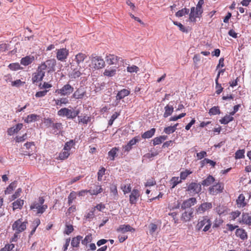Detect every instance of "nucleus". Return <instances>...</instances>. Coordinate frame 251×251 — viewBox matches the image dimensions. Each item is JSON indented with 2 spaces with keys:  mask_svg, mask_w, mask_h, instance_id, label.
Masks as SVG:
<instances>
[{
  "mask_svg": "<svg viewBox=\"0 0 251 251\" xmlns=\"http://www.w3.org/2000/svg\"><path fill=\"white\" fill-rule=\"evenodd\" d=\"M23 125L22 124H18L16 126L9 128L7 130V133L9 135H12L15 133L19 132L23 127Z\"/></svg>",
  "mask_w": 251,
  "mask_h": 251,
  "instance_id": "20",
  "label": "nucleus"
},
{
  "mask_svg": "<svg viewBox=\"0 0 251 251\" xmlns=\"http://www.w3.org/2000/svg\"><path fill=\"white\" fill-rule=\"evenodd\" d=\"M82 239V236L78 235L76 237L73 238L71 241V245L75 248L79 247L80 240Z\"/></svg>",
  "mask_w": 251,
  "mask_h": 251,
  "instance_id": "31",
  "label": "nucleus"
},
{
  "mask_svg": "<svg viewBox=\"0 0 251 251\" xmlns=\"http://www.w3.org/2000/svg\"><path fill=\"white\" fill-rule=\"evenodd\" d=\"M103 189L101 186L96 185L95 189L89 190V194L91 195H97L101 193Z\"/></svg>",
  "mask_w": 251,
  "mask_h": 251,
  "instance_id": "37",
  "label": "nucleus"
},
{
  "mask_svg": "<svg viewBox=\"0 0 251 251\" xmlns=\"http://www.w3.org/2000/svg\"><path fill=\"white\" fill-rule=\"evenodd\" d=\"M140 197L141 195L139 191L135 189H133L129 196V201L130 203H136L138 200L140 199Z\"/></svg>",
  "mask_w": 251,
  "mask_h": 251,
  "instance_id": "12",
  "label": "nucleus"
},
{
  "mask_svg": "<svg viewBox=\"0 0 251 251\" xmlns=\"http://www.w3.org/2000/svg\"><path fill=\"white\" fill-rule=\"evenodd\" d=\"M75 145V142L73 140H70L69 141L67 142L63 147V150H66L70 152L71 149Z\"/></svg>",
  "mask_w": 251,
  "mask_h": 251,
  "instance_id": "39",
  "label": "nucleus"
},
{
  "mask_svg": "<svg viewBox=\"0 0 251 251\" xmlns=\"http://www.w3.org/2000/svg\"><path fill=\"white\" fill-rule=\"evenodd\" d=\"M52 129L54 130V133L58 134L60 132L62 129V125L60 123H53L52 125Z\"/></svg>",
  "mask_w": 251,
  "mask_h": 251,
  "instance_id": "34",
  "label": "nucleus"
},
{
  "mask_svg": "<svg viewBox=\"0 0 251 251\" xmlns=\"http://www.w3.org/2000/svg\"><path fill=\"white\" fill-rule=\"evenodd\" d=\"M40 224V220L39 218H36V219H34V220L33 221L32 225H31L32 230L30 233V236L32 235L34 233L37 227Z\"/></svg>",
  "mask_w": 251,
  "mask_h": 251,
  "instance_id": "32",
  "label": "nucleus"
},
{
  "mask_svg": "<svg viewBox=\"0 0 251 251\" xmlns=\"http://www.w3.org/2000/svg\"><path fill=\"white\" fill-rule=\"evenodd\" d=\"M14 247L15 246L13 244H7L6 245L4 248H2L0 251H11Z\"/></svg>",
  "mask_w": 251,
  "mask_h": 251,
  "instance_id": "62",
  "label": "nucleus"
},
{
  "mask_svg": "<svg viewBox=\"0 0 251 251\" xmlns=\"http://www.w3.org/2000/svg\"><path fill=\"white\" fill-rule=\"evenodd\" d=\"M149 232L151 234H152L157 229V226L153 223H151L149 225Z\"/></svg>",
  "mask_w": 251,
  "mask_h": 251,
  "instance_id": "59",
  "label": "nucleus"
},
{
  "mask_svg": "<svg viewBox=\"0 0 251 251\" xmlns=\"http://www.w3.org/2000/svg\"><path fill=\"white\" fill-rule=\"evenodd\" d=\"M152 144L154 146L161 144L162 143L160 136L154 138L152 140Z\"/></svg>",
  "mask_w": 251,
  "mask_h": 251,
  "instance_id": "64",
  "label": "nucleus"
},
{
  "mask_svg": "<svg viewBox=\"0 0 251 251\" xmlns=\"http://www.w3.org/2000/svg\"><path fill=\"white\" fill-rule=\"evenodd\" d=\"M70 155V152L66 150H62L61 152L59 153L58 156L56 158L57 160H63L68 158Z\"/></svg>",
  "mask_w": 251,
  "mask_h": 251,
  "instance_id": "30",
  "label": "nucleus"
},
{
  "mask_svg": "<svg viewBox=\"0 0 251 251\" xmlns=\"http://www.w3.org/2000/svg\"><path fill=\"white\" fill-rule=\"evenodd\" d=\"M48 91H49L48 90H45L43 91H38V92H36L35 96L36 98L43 97H45L47 95V92Z\"/></svg>",
  "mask_w": 251,
  "mask_h": 251,
  "instance_id": "60",
  "label": "nucleus"
},
{
  "mask_svg": "<svg viewBox=\"0 0 251 251\" xmlns=\"http://www.w3.org/2000/svg\"><path fill=\"white\" fill-rule=\"evenodd\" d=\"M120 149L118 147H114L108 152V156L110 160L114 161L116 157L118 156V152Z\"/></svg>",
  "mask_w": 251,
  "mask_h": 251,
  "instance_id": "19",
  "label": "nucleus"
},
{
  "mask_svg": "<svg viewBox=\"0 0 251 251\" xmlns=\"http://www.w3.org/2000/svg\"><path fill=\"white\" fill-rule=\"evenodd\" d=\"M22 192V188H18L16 190V191L15 192V193L11 196V200L12 201H13V200H15L16 199L19 198Z\"/></svg>",
  "mask_w": 251,
  "mask_h": 251,
  "instance_id": "51",
  "label": "nucleus"
},
{
  "mask_svg": "<svg viewBox=\"0 0 251 251\" xmlns=\"http://www.w3.org/2000/svg\"><path fill=\"white\" fill-rule=\"evenodd\" d=\"M130 94V91L126 89H123L121 90V91H119L116 96V98L117 100H120L123 98H124L125 97L127 96Z\"/></svg>",
  "mask_w": 251,
  "mask_h": 251,
  "instance_id": "23",
  "label": "nucleus"
},
{
  "mask_svg": "<svg viewBox=\"0 0 251 251\" xmlns=\"http://www.w3.org/2000/svg\"><path fill=\"white\" fill-rule=\"evenodd\" d=\"M117 231L124 233L127 231L134 232L135 231V229L129 225H123L119 226Z\"/></svg>",
  "mask_w": 251,
  "mask_h": 251,
  "instance_id": "18",
  "label": "nucleus"
},
{
  "mask_svg": "<svg viewBox=\"0 0 251 251\" xmlns=\"http://www.w3.org/2000/svg\"><path fill=\"white\" fill-rule=\"evenodd\" d=\"M164 109L165 112L163 114V117L164 118H167L170 116L174 112V107L173 105L167 104L166 106H165Z\"/></svg>",
  "mask_w": 251,
  "mask_h": 251,
  "instance_id": "29",
  "label": "nucleus"
},
{
  "mask_svg": "<svg viewBox=\"0 0 251 251\" xmlns=\"http://www.w3.org/2000/svg\"><path fill=\"white\" fill-rule=\"evenodd\" d=\"M216 212L220 215L227 213V208L225 205H218L215 208Z\"/></svg>",
  "mask_w": 251,
  "mask_h": 251,
  "instance_id": "25",
  "label": "nucleus"
},
{
  "mask_svg": "<svg viewBox=\"0 0 251 251\" xmlns=\"http://www.w3.org/2000/svg\"><path fill=\"white\" fill-rule=\"evenodd\" d=\"M74 91V87L69 83H67L61 88L55 90V93L61 96H68L71 94Z\"/></svg>",
  "mask_w": 251,
  "mask_h": 251,
  "instance_id": "6",
  "label": "nucleus"
},
{
  "mask_svg": "<svg viewBox=\"0 0 251 251\" xmlns=\"http://www.w3.org/2000/svg\"><path fill=\"white\" fill-rule=\"evenodd\" d=\"M78 123H82L83 124H87L91 120L90 117L87 116H78Z\"/></svg>",
  "mask_w": 251,
  "mask_h": 251,
  "instance_id": "46",
  "label": "nucleus"
},
{
  "mask_svg": "<svg viewBox=\"0 0 251 251\" xmlns=\"http://www.w3.org/2000/svg\"><path fill=\"white\" fill-rule=\"evenodd\" d=\"M17 187V181H14L11 182L4 191L5 194H9L12 193L14 189Z\"/></svg>",
  "mask_w": 251,
  "mask_h": 251,
  "instance_id": "36",
  "label": "nucleus"
},
{
  "mask_svg": "<svg viewBox=\"0 0 251 251\" xmlns=\"http://www.w3.org/2000/svg\"><path fill=\"white\" fill-rule=\"evenodd\" d=\"M80 111L77 110H72L67 108H62L57 112L60 116L66 117L68 119H74L79 114Z\"/></svg>",
  "mask_w": 251,
  "mask_h": 251,
  "instance_id": "4",
  "label": "nucleus"
},
{
  "mask_svg": "<svg viewBox=\"0 0 251 251\" xmlns=\"http://www.w3.org/2000/svg\"><path fill=\"white\" fill-rule=\"evenodd\" d=\"M235 234L242 240L247 239L248 238L247 232L242 228H237L236 230Z\"/></svg>",
  "mask_w": 251,
  "mask_h": 251,
  "instance_id": "24",
  "label": "nucleus"
},
{
  "mask_svg": "<svg viewBox=\"0 0 251 251\" xmlns=\"http://www.w3.org/2000/svg\"><path fill=\"white\" fill-rule=\"evenodd\" d=\"M80 70V67H79L78 69L75 68L72 69V72L70 73L69 74V77L72 80L78 78L82 75Z\"/></svg>",
  "mask_w": 251,
  "mask_h": 251,
  "instance_id": "17",
  "label": "nucleus"
},
{
  "mask_svg": "<svg viewBox=\"0 0 251 251\" xmlns=\"http://www.w3.org/2000/svg\"><path fill=\"white\" fill-rule=\"evenodd\" d=\"M127 71L129 73H137L139 70V68L135 65H132L128 66L126 68Z\"/></svg>",
  "mask_w": 251,
  "mask_h": 251,
  "instance_id": "52",
  "label": "nucleus"
},
{
  "mask_svg": "<svg viewBox=\"0 0 251 251\" xmlns=\"http://www.w3.org/2000/svg\"><path fill=\"white\" fill-rule=\"evenodd\" d=\"M156 184V181L154 178H151V179H149L147 180V182L145 184V186L146 187L148 186H152Z\"/></svg>",
  "mask_w": 251,
  "mask_h": 251,
  "instance_id": "61",
  "label": "nucleus"
},
{
  "mask_svg": "<svg viewBox=\"0 0 251 251\" xmlns=\"http://www.w3.org/2000/svg\"><path fill=\"white\" fill-rule=\"evenodd\" d=\"M204 4V0H199L196 6L191 7L189 14V21L190 22L196 23L197 19H200L203 12V5Z\"/></svg>",
  "mask_w": 251,
  "mask_h": 251,
  "instance_id": "1",
  "label": "nucleus"
},
{
  "mask_svg": "<svg viewBox=\"0 0 251 251\" xmlns=\"http://www.w3.org/2000/svg\"><path fill=\"white\" fill-rule=\"evenodd\" d=\"M189 9L187 8H183L181 10H178L176 13V16L177 17H181L186 14H188L189 12Z\"/></svg>",
  "mask_w": 251,
  "mask_h": 251,
  "instance_id": "43",
  "label": "nucleus"
},
{
  "mask_svg": "<svg viewBox=\"0 0 251 251\" xmlns=\"http://www.w3.org/2000/svg\"><path fill=\"white\" fill-rule=\"evenodd\" d=\"M9 68L13 71H16L20 69V66L18 63H11L8 66Z\"/></svg>",
  "mask_w": 251,
  "mask_h": 251,
  "instance_id": "58",
  "label": "nucleus"
},
{
  "mask_svg": "<svg viewBox=\"0 0 251 251\" xmlns=\"http://www.w3.org/2000/svg\"><path fill=\"white\" fill-rule=\"evenodd\" d=\"M155 131L156 129L155 128H151L150 130H149L142 134L141 135V137L143 139L150 138L154 135Z\"/></svg>",
  "mask_w": 251,
  "mask_h": 251,
  "instance_id": "27",
  "label": "nucleus"
},
{
  "mask_svg": "<svg viewBox=\"0 0 251 251\" xmlns=\"http://www.w3.org/2000/svg\"><path fill=\"white\" fill-rule=\"evenodd\" d=\"M45 67L44 65L38 66L37 71L33 75L32 80L33 83L37 82L42 80L45 76Z\"/></svg>",
  "mask_w": 251,
  "mask_h": 251,
  "instance_id": "8",
  "label": "nucleus"
},
{
  "mask_svg": "<svg viewBox=\"0 0 251 251\" xmlns=\"http://www.w3.org/2000/svg\"><path fill=\"white\" fill-rule=\"evenodd\" d=\"M245 197L243 194H240L236 200L237 204H246L245 202Z\"/></svg>",
  "mask_w": 251,
  "mask_h": 251,
  "instance_id": "63",
  "label": "nucleus"
},
{
  "mask_svg": "<svg viewBox=\"0 0 251 251\" xmlns=\"http://www.w3.org/2000/svg\"><path fill=\"white\" fill-rule=\"evenodd\" d=\"M56 105L61 106L62 104H66L69 103L68 99L67 98H61L54 100Z\"/></svg>",
  "mask_w": 251,
  "mask_h": 251,
  "instance_id": "41",
  "label": "nucleus"
},
{
  "mask_svg": "<svg viewBox=\"0 0 251 251\" xmlns=\"http://www.w3.org/2000/svg\"><path fill=\"white\" fill-rule=\"evenodd\" d=\"M192 174V171L190 170L186 169L184 171L181 172L180 173V179L181 180H185L187 176L190 174Z\"/></svg>",
  "mask_w": 251,
  "mask_h": 251,
  "instance_id": "44",
  "label": "nucleus"
},
{
  "mask_svg": "<svg viewBox=\"0 0 251 251\" xmlns=\"http://www.w3.org/2000/svg\"><path fill=\"white\" fill-rule=\"evenodd\" d=\"M117 68L116 67H110L107 68L106 69L104 72H103V75L104 76H108V77H111L113 76L116 75V71H117Z\"/></svg>",
  "mask_w": 251,
  "mask_h": 251,
  "instance_id": "22",
  "label": "nucleus"
},
{
  "mask_svg": "<svg viewBox=\"0 0 251 251\" xmlns=\"http://www.w3.org/2000/svg\"><path fill=\"white\" fill-rule=\"evenodd\" d=\"M86 92L84 88H79L74 92L72 96V98L79 100L83 99L86 96Z\"/></svg>",
  "mask_w": 251,
  "mask_h": 251,
  "instance_id": "13",
  "label": "nucleus"
},
{
  "mask_svg": "<svg viewBox=\"0 0 251 251\" xmlns=\"http://www.w3.org/2000/svg\"><path fill=\"white\" fill-rule=\"evenodd\" d=\"M178 125V124L176 123L173 126H169L165 127L164 129V132L167 134H170L171 133H173L176 130V127Z\"/></svg>",
  "mask_w": 251,
  "mask_h": 251,
  "instance_id": "38",
  "label": "nucleus"
},
{
  "mask_svg": "<svg viewBox=\"0 0 251 251\" xmlns=\"http://www.w3.org/2000/svg\"><path fill=\"white\" fill-rule=\"evenodd\" d=\"M77 193L75 191H72L70 193L68 196V203L71 204L73 202V201L76 199Z\"/></svg>",
  "mask_w": 251,
  "mask_h": 251,
  "instance_id": "50",
  "label": "nucleus"
},
{
  "mask_svg": "<svg viewBox=\"0 0 251 251\" xmlns=\"http://www.w3.org/2000/svg\"><path fill=\"white\" fill-rule=\"evenodd\" d=\"M91 63L90 67L95 70L102 69L105 66V61L100 56L92 54L90 57Z\"/></svg>",
  "mask_w": 251,
  "mask_h": 251,
  "instance_id": "2",
  "label": "nucleus"
},
{
  "mask_svg": "<svg viewBox=\"0 0 251 251\" xmlns=\"http://www.w3.org/2000/svg\"><path fill=\"white\" fill-rule=\"evenodd\" d=\"M39 116L35 114H31L28 115L25 120L27 123H31L37 121L39 119Z\"/></svg>",
  "mask_w": 251,
  "mask_h": 251,
  "instance_id": "35",
  "label": "nucleus"
},
{
  "mask_svg": "<svg viewBox=\"0 0 251 251\" xmlns=\"http://www.w3.org/2000/svg\"><path fill=\"white\" fill-rule=\"evenodd\" d=\"M47 208V205H31L30 206V209L36 214L43 213Z\"/></svg>",
  "mask_w": 251,
  "mask_h": 251,
  "instance_id": "16",
  "label": "nucleus"
},
{
  "mask_svg": "<svg viewBox=\"0 0 251 251\" xmlns=\"http://www.w3.org/2000/svg\"><path fill=\"white\" fill-rule=\"evenodd\" d=\"M215 181V178L211 175H209L205 179L202 181L201 185L208 186L211 185Z\"/></svg>",
  "mask_w": 251,
  "mask_h": 251,
  "instance_id": "28",
  "label": "nucleus"
},
{
  "mask_svg": "<svg viewBox=\"0 0 251 251\" xmlns=\"http://www.w3.org/2000/svg\"><path fill=\"white\" fill-rule=\"evenodd\" d=\"M35 58L33 56H26L25 57H23L21 60V64L24 66H27L34 60Z\"/></svg>",
  "mask_w": 251,
  "mask_h": 251,
  "instance_id": "21",
  "label": "nucleus"
},
{
  "mask_svg": "<svg viewBox=\"0 0 251 251\" xmlns=\"http://www.w3.org/2000/svg\"><path fill=\"white\" fill-rule=\"evenodd\" d=\"M56 58L58 60L64 62L69 55V50L66 48L56 50Z\"/></svg>",
  "mask_w": 251,
  "mask_h": 251,
  "instance_id": "9",
  "label": "nucleus"
},
{
  "mask_svg": "<svg viewBox=\"0 0 251 251\" xmlns=\"http://www.w3.org/2000/svg\"><path fill=\"white\" fill-rule=\"evenodd\" d=\"M210 221V219L207 217L203 218V220L199 221L197 225V227L199 230H200L202 227L206 225V224Z\"/></svg>",
  "mask_w": 251,
  "mask_h": 251,
  "instance_id": "45",
  "label": "nucleus"
},
{
  "mask_svg": "<svg viewBox=\"0 0 251 251\" xmlns=\"http://www.w3.org/2000/svg\"><path fill=\"white\" fill-rule=\"evenodd\" d=\"M181 208L183 210L181 220L184 222L189 221L193 217L194 209L191 207V205H181Z\"/></svg>",
  "mask_w": 251,
  "mask_h": 251,
  "instance_id": "3",
  "label": "nucleus"
},
{
  "mask_svg": "<svg viewBox=\"0 0 251 251\" xmlns=\"http://www.w3.org/2000/svg\"><path fill=\"white\" fill-rule=\"evenodd\" d=\"M87 55L86 54L79 52L77 53L75 56V61L77 65H79L81 63L83 62L84 60L86 58Z\"/></svg>",
  "mask_w": 251,
  "mask_h": 251,
  "instance_id": "26",
  "label": "nucleus"
},
{
  "mask_svg": "<svg viewBox=\"0 0 251 251\" xmlns=\"http://www.w3.org/2000/svg\"><path fill=\"white\" fill-rule=\"evenodd\" d=\"M92 239V235L88 234L85 236L83 240H82L81 243L84 245H86L88 243L91 242Z\"/></svg>",
  "mask_w": 251,
  "mask_h": 251,
  "instance_id": "55",
  "label": "nucleus"
},
{
  "mask_svg": "<svg viewBox=\"0 0 251 251\" xmlns=\"http://www.w3.org/2000/svg\"><path fill=\"white\" fill-rule=\"evenodd\" d=\"M120 114L117 112H115L111 117L110 119L108 122V126H111L114 121V120L117 118L119 116Z\"/></svg>",
  "mask_w": 251,
  "mask_h": 251,
  "instance_id": "56",
  "label": "nucleus"
},
{
  "mask_svg": "<svg viewBox=\"0 0 251 251\" xmlns=\"http://www.w3.org/2000/svg\"><path fill=\"white\" fill-rule=\"evenodd\" d=\"M182 181L179 177L174 176L173 177L170 181V183L171 185V188H174L178 184L181 183Z\"/></svg>",
  "mask_w": 251,
  "mask_h": 251,
  "instance_id": "33",
  "label": "nucleus"
},
{
  "mask_svg": "<svg viewBox=\"0 0 251 251\" xmlns=\"http://www.w3.org/2000/svg\"><path fill=\"white\" fill-rule=\"evenodd\" d=\"M121 189L123 190L125 194L128 193L131 191V187L130 184L127 185L123 184L121 185Z\"/></svg>",
  "mask_w": 251,
  "mask_h": 251,
  "instance_id": "49",
  "label": "nucleus"
},
{
  "mask_svg": "<svg viewBox=\"0 0 251 251\" xmlns=\"http://www.w3.org/2000/svg\"><path fill=\"white\" fill-rule=\"evenodd\" d=\"M105 171L106 169L104 167H101V169L99 170V172H98V180L99 181H101L102 180V177L105 174Z\"/></svg>",
  "mask_w": 251,
  "mask_h": 251,
  "instance_id": "53",
  "label": "nucleus"
},
{
  "mask_svg": "<svg viewBox=\"0 0 251 251\" xmlns=\"http://www.w3.org/2000/svg\"><path fill=\"white\" fill-rule=\"evenodd\" d=\"M139 141V137L138 136L134 137L131 140H130L127 145L124 147V149L125 151L128 152L132 149V146L135 145L137 142Z\"/></svg>",
  "mask_w": 251,
  "mask_h": 251,
  "instance_id": "15",
  "label": "nucleus"
},
{
  "mask_svg": "<svg viewBox=\"0 0 251 251\" xmlns=\"http://www.w3.org/2000/svg\"><path fill=\"white\" fill-rule=\"evenodd\" d=\"M242 220L244 224L248 225H251V216L248 213H243L242 214Z\"/></svg>",
  "mask_w": 251,
  "mask_h": 251,
  "instance_id": "42",
  "label": "nucleus"
},
{
  "mask_svg": "<svg viewBox=\"0 0 251 251\" xmlns=\"http://www.w3.org/2000/svg\"><path fill=\"white\" fill-rule=\"evenodd\" d=\"M233 120L234 118L232 116L226 115L220 120V122L222 124L226 125L227 124L230 122L232 121Z\"/></svg>",
  "mask_w": 251,
  "mask_h": 251,
  "instance_id": "40",
  "label": "nucleus"
},
{
  "mask_svg": "<svg viewBox=\"0 0 251 251\" xmlns=\"http://www.w3.org/2000/svg\"><path fill=\"white\" fill-rule=\"evenodd\" d=\"M201 164H202V166H203L205 164H209L212 167H214L216 165V162L208 159V158H204L203 160L201 161Z\"/></svg>",
  "mask_w": 251,
  "mask_h": 251,
  "instance_id": "54",
  "label": "nucleus"
},
{
  "mask_svg": "<svg viewBox=\"0 0 251 251\" xmlns=\"http://www.w3.org/2000/svg\"><path fill=\"white\" fill-rule=\"evenodd\" d=\"M220 113L221 111L218 106H214L210 108L209 111V114L210 116L220 114Z\"/></svg>",
  "mask_w": 251,
  "mask_h": 251,
  "instance_id": "47",
  "label": "nucleus"
},
{
  "mask_svg": "<svg viewBox=\"0 0 251 251\" xmlns=\"http://www.w3.org/2000/svg\"><path fill=\"white\" fill-rule=\"evenodd\" d=\"M201 191V184L196 182H192L188 184L186 189V191L192 196L198 194Z\"/></svg>",
  "mask_w": 251,
  "mask_h": 251,
  "instance_id": "5",
  "label": "nucleus"
},
{
  "mask_svg": "<svg viewBox=\"0 0 251 251\" xmlns=\"http://www.w3.org/2000/svg\"><path fill=\"white\" fill-rule=\"evenodd\" d=\"M245 150H238L235 153V158L236 159H241L245 157Z\"/></svg>",
  "mask_w": 251,
  "mask_h": 251,
  "instance_id": "48",
  "label": "nucleus"
},
{
  "mask_svg": "<svg viewBox=\"0 0 251 251\" xmlns=\"http://www.w3.org/2000/svg\"><path fill=\"white\" fill-rule=\"evenodd\" d=\"M74 230L73 226L71 225H66L64 233L67 235H69Z\"/></svg>",
  "mask_w": 251,
  "mask_h": 251,
  "instance_id": "57",
  "label": "nucleus"
},
{
  "mask_svg": "<svg viewBox=\"0 0 251 251\" xmlns=\"http://www.w3.org/2000/svg\"><path fill=\"white\" fill-rule=\"evenodd\" d=\"M105 58V61H106L108 64L114 65L118 63L120 59V57L114 54H109L106 55Z\"/></svg>",
  "mask_w": 251,
  "mask_h": 251,
  "instance_id": "14",
  "label": "nucleus"
},
{
  "mask_svg": "<svg viewBox=\"0 0 251 251\" xmlns=\"http://www.w3.org/2000/svg\"><path fill=\"white\" fill-rule=\"evenodd\" d=\"M44 65L45 70L48 69V72H54L55 71V66L56 65V61L55 59H50L42 63L40 65Z\"/></svg>",
  "mask_w": 251,
  "mask_h": 251,
  "instance_id": "11",
  "label": "nucleus"
},
{
  "mask_svg": "<svg viewBox=\"0 0 251 251\" xmlns=\"http://www.w3.org/2000/svg\"><path fill=\"white\" fill-rule=\"evenodd\" d=\"M224 188V184L221 182H218L211 187H210L209 188V192L210 194L215 195L223 192Z\"/></svg>",
  "mask_w": 251,
  "mask_h": 251,
  "instance_id": "10",
  "label": "nucleus"
},
{
  "mask_svg": "<svg viewBox=\"0 0 251 251\" xmlns=\"http://www.w3.org/2000/svg\"><path fill=\"white\" fill-rule=\"evenodd\" d=\"M27 224V222H23L22 219H19L12 225V229L17 233H20L26 229Z\"/></svg>",
  "mask_w": 251,
  "mask_h": 251,
  "instance_id": "7",
  "label": "nucleus"
}]
</instances>
